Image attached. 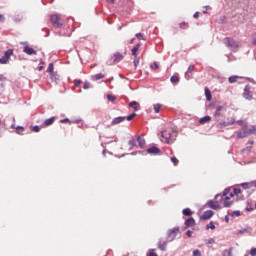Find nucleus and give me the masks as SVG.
Returning <instances> with one entry per match:
<instances>
[{"instance_id":"nucleus-1","label":"nucleus","mask_w":256,"mask_h":256,"mask_svg":"<svg viewBox=\"0 0 256 256\" xmlns=\"http://www.w3.org/2000/svg\"><path fill=\"white\" fill-rule=\"evenodd\" d=\"M177 139V134L173 132V130L168 129L161 132V142L166 143L167 145H172V143H175V140Z\"/></svg>"},{"instance_id":"nucleus-2","label":"nucleus","mask_w":256,"mask_h":256,"mask_svg":"<svg viewBox=\"0 0 256 256\" xmlns=\"http://www.w3.org/2000/svg\"><path fill=\"white\" fill-rule=\"evenodd\" d=\"M224 45L230 49V51H233L234 53H237L239 51V42L235 41L233 38H225L223 40Z\"/></svg>"},{"instance_id":"nucleus-3","label":"nucleus","mask_w":256,"mask_h":256,"mask_svg":"<svg viewBox=\"0 0 256 256\" xmlns=\"http://www.w3.org/2000/svg\"><path fill=\"white\" fill-rule=\"evenodd\" d=\"M180 230L181 229L179 227H174L172 229H169L167 231L168 241H175V239L177 238V235H179Z\"/></svg>"},{"instance_id":"nucleus-4","label":"nucleus","mask_w":256,"mask_h":256,"mask_svg":"<svg viewBox=\"0 0 256 256\" xmlns=\"http://www.w3.org/2000/svg\"><path fill=\"white\" fill-rule=\"evenodd\" d=\"M11 55H13V49H8L0 58V65H7V63H9V59H11Z\"/></svg>"},{"instance_id":"nucleus-5","label":"nucleus","mask_w":256,"mask_h":256,"mask_svg":"<svg viewBox=\"0 0 256 256\" xmlns=\"http://www.w3.org/2000/svg\"><path fill=\"white\" fill-rule=\"evenodd\" d=\"M50 21L53 27H56L57 29H60V27H63V22H61V18H59L57 14H53L50 18Z\"/></svg>"},{"instance_id":"nucleus-6","label":"nucleus","mask_w":256,"mask_h":256,"mask_svg":"<svg viewBox=\"0 0 256 256\" xmlns=\"http://www.w3.org/2000/svg\"><path fill=\"white\" fill-rule=\"evenodd\" d=\"M242 97H244L247 101H251L253 99V92L251 91V85L247 84L245 86Z\"/></svg>"},{"instance_id":"nucleus-7","label":"nucleus","mask_w":256,"mask_h":256,"mask_svg":"<svg viewBox=\"0 0 256 256\" xmlns=\"http://www.w3.org/2000/svg\"><path fill=\"white\" fill-rule=\"evenodd\" d=\"M146 152L148 153V155H163V152L157 146L147 148Z\"/></svg>"},{"instance_id":"nucleus-8","label":"nucleus","mask_w":256,"mask_h":256,"mask_svg":"<svg viewBox=\"0 0 256 256\" xmlns=\"http://www.w3.org/2000/svg\"><path fill=\"white\" fill-rule=\"evenodd\" d=\"M230 193H231V188H226L223 191V194H216L215 199H219V197H221V199H223V197H225L226 200H229V199H231V194ZM227 195H229V196H227Z\"/></svg>"},{"instance_id":"nucleus-9","label":"nucleus","mask_w":256,"mask_h":256,"mask_svg":"<svg viewBox=\"0 0 256 256\" xmlns=\"http://www.w3.org/2000/svg\"><path fill=\"white\" fill-rule=\"evenodd\" d=\"M213 215H215V212H213V210H206L203 215L200 217V219L202 221H207L209 219H211V217H213Z\"/></svg>"},{"instance_id":"nucleus-10","label":"nucleus","mask_w":256,"mask_h":256,"mask_svg":"<svg viewBox=\"0 0 256 256\" xmlns=\"http://www.w3.org/2000/svg\"><path fill=\"white\" fill-rule=\"evenodd\" d=\"M193 71H195V65L191 64L185 73V79L188 81L189 79H193Z\"/></svg>"},{"instance_id":"nucleus-11","label":"nucleus","mask_w":256,"mask_h":256,"mask_svg":"<svg viewBox=\"0 0 256 256\" xmlns=\"http://www.w3.org/2000/svg\"><path fill=\"white\" fill-rule=\"evenodd\" d=\"M243 233H248L249 235H251L253 233V228L247 226L246 228L234 232L235 235H243Z\"/></svg>"},{"instance_id":"nucleus-12","label":"nucleus","mask_w":256,"mask_h":256,"mask_svg":"<svg viewBox=\"0 0 256 256\" xmlns=\"http://www.w3.org/2000/svg\"><path fill=\"white\" fill-rule=\"evenodd\" d=\"M208 207H210V209H213L214 211H217V209H221V205H219V202L217 201H213V200H209L207 202Z\"/></svg>"},{"instance_id":"nucleus-13","label":"nucleus","mask_w":256,"mask_h":256,"mask_svg":"<svg viewBox=\"0 0 256 256\" xmlns=\"http://www.w3.org/2000/svg\"><path fill=\"white\" fill-rule=\"evenodd\" d=\"M23 53H26V55H37V50L29 47V45L26 44V46L23 48Z\"/></svg>"},{"instance_id":"nucleus-14","label":"nucleus","mask_w":256,"mask_h":256,"mask_svg":"<svg viewBox=\"0 0 256 256\" xmlns=\"http://www.w3.org/2000/svg\"><path fill=\"white\" fill-rule=\"evenodd\" d=\"M184 225H185L184 229H189V227H195V218L190 217L186 219Z\"/></svg>"},{"instance_id":"nucleus-15","label":"nucleus","mask_w":256,"mask_h":256,"mask_svg":"<svg viewBox=\"0 0 256 256\" xmlns=\"http://www.w3.org/2000/svg\"><path fill=\"white\" fill-rule=\"evenodd\" d=\"M123 121H125V116H118L112 120L109 127H111L113 125H119V123H123Z\"/></svg>"},{"instance_id":"nucleus-16","label":"nucleus","mask_w":256,"mask_h":256,"mask_svg":"<svg viewBox=\"0 0 256 256\" xmlns=\"http://www.w3.org/2000/svg\"><path fill=\"white\" fill-rule=\"evenodd\" d=\"M158 249H160V251H167V240L161 238L158 241Z\"/></svg>"},{"instance_id":"nucleus-17","label":"nucleus","mask_w":256,"mask_h":256,"mask_svg":"<svg viewBox=\"0 0 256 256\" xmlns=\"http://www.w3.org/2000/svg\"><path fill=\"white\" fill-rule=\"evenodd\" d=\"M242 189H251V187H255V180L251 182H243L241 184Z\"/></svg>"},{"instance_id":"nucleus-18","label":"nucleus","mask_w":256,"mask_h":256,"mask_svg":"<svg viewBox=\"0 0 256 256\" xmlns=\"http://www.w3.org/2000/svg\"><path fill=\"white\" fill-rule=\"evenodd\" d=\"M123 54L117 52L114 54V63H121V61H123Z\"/></svg>"},{"instance_id":"nucleus-19","label":"nucleus","mask_w":256,"mask_h":256,"mask_svg":"<svg viewBox=\"0 0 256 256\" xmlns=\"http://www.w3.org/2000/svg\"><path fill=\"white\" fill-rule=\"evenodd\" d=\"M245 137H249V134L247 133L246 129H244V131L237 132L236 138H238V139H245Z\"/></svg>"},{"instance_id":"nucleus-20","label":"nucleus","mask_w":256,"mask_h":256,"mask_svg":"<svg viewBox=\"0 0 256 256\" xmlns=\"http://www.w3.org/2000/svg\"><path fill=\"white\" fill-rule=\"evenodd\" d=\"M211 121V116H204L199 119L200 125H205V123H209Z\"/></svg>"},{"instance_id":"nucleus-21","label":"nucleus","mask_w":256,"mask_h":256,"mask_svg":"<svg viewBox=\"0 0 256 256\" xmlns=\"http://www.w3.org/2000/svg\"><path fill=\"white\" fill-rule=\"evenodd\" d=\"M101 79H105V74L103 73H98L92 76L93 81H99Z\"/></svg>"},{"instance_id":"nucleus-22","label":"nucleus","mask_w":256,"mask_h":256,"mask_svg":"<svg viewBox=\"0 0 256 256\" xmlns=\"http://www.w3.org/2000/svg\"><path fill=\"white\" fill-rule=\"evenodd\" d=\"M205 97L207 101H211L213 99V95L211 94V90L209 88H205Z\"/></svg>"},{"instance_id":"nucleus-23","label":"nucleus","mask_w":256,"mask_h":256,"mask_svg":"<svg viewBox=\"0 0 256 256\" xmlns=\"http://www.w3.org/2000/svg\"><path fill=\"white\" fill-rule=\"evenodd\" d=\"M246 133H248V137L254 135V133H256V125H252L251 128H246Z\"/></svg>"},{"instance_id":"nucleus-24","label":"nucleus","mask_w":256,"mask_h":256,"mask_svg":"<svg viewBox=\"0 0 256 256\" xmlns=\"http://www.w3.org/2000/svg\"><path fill=\"white\" fill-rule=\"evenodd\" d=\"M222 256H233V247H230L229 249H225L222 252Z\"/></svg>"},{"instance_id":"nucleus-25","label":"nucleus","mask_w":256,"mask_h":256,"mask_svg":"<svg viewBox=\"0 0 256 256\" xmlns=\"http://www.w3.org/2000/svg\"><path fill=\"white\" fill-rule=\"evenodd\" d=\"M137 143L140 149H143V147H145V139H143L141 136L137 137Z\"/></svg>"},{"instance_id":"nucleus-26","label":"nucleus","mask_w":256,"mask_h":256,"mask_svg":"<svg viewBox=\"0 0 256 256\" xmlns=\"http://www.w3.org/2000/svg\"><path fill=\"white\" fill-rule=\"evenodd\" d=\"M55 123V117L48 118L44 121V125L46 127H49V125H53Z\"/></svg>"},{"instance_id":"nucleus-27","label":"nucleus","mask_w":256,"mask_h":256,"mask_svg":"<svg viewBox=\"0 0 256 256\" xmlns=\"http://www.w3.org/2000/svg\"><path fill=\"white\" fill-rule=\"evenodd\" d=\"M235 120H230V121H224V122H220V125L222 127H230V125H234Z\"/></svg>"},{"instance_id":"nucleus-28","label":"nucleus","mask_w":256,"mask_h":256,"mask_svg":"<svg viewBox=\"0 0 256 256\" xmlns=\"http://www.w3.org/2000/svg\"><path fill=\"white\" fill-rule=\"evenodd\" d=\"M182 213L185 217H191V215H193V211H191L189 208L183 209Z\"/></svg>"},{"instance_id":"nucleus-29","label":"nucleus","mask_w":256,"mask_h":256,"mask_svg":"<svg viewBox=\"0 0 256 256\" xmlns=\"http://www.w3.org/2000/svg\"><path fill=\"white\" fill-rule=\"evenodd\" d=\"M221 111H223V106H217L216 111L214 113L215 117H221Z\"/></svg>"},{"instance_id":"nucleus-30","label":"nucleus","mask_w":256,"mask_h":256,"mask_svg":"<svg viewBox=\"0 0 256 256\" xmlns=\"http://www.w3.org/2000/svg\"><path fill=\"white\" fill-rule=\"evenodd\" d=\"M137 105H138L137 101H132L129 103V107L134 109V111H139V107H137Z\"/></svg>"},{"instance_id":"nucleus-31","label":"nucleus","mask_w":256,"mask_h":256,"mask_svg":"<svg viewBox=\"0 0 256 256\" xmlns=\"http://www.w3.org/2000/svg\"><path fill=\"white\" fill-rule=\"evenodd\" d=\"M228 215H229L230 217H241V211L236 210V211H233V212H231V213L228 212Z\"/></svg>"},{"instance_id":"nucleus-32","label":"nucleus","mask_w":256,"mask_h":256,"mask_svg":"<svg viewBox=\"0 0 256 256\" xmlns=\"http://www.w3.org/2000/svg\"><path fill=\"white\" fill-rule=\"evenodd\" d=\"M135 117H137V113L133 112L128 116H125V120L127 121H133V119H135Z\"/></svg>"},{"instance_id":"nucleus-33","label":"nucleus","mask_w":256,"mask_h":256,"mask_svg":"<svg viewBox=\"0 0 256 256\" xmlns=\"http://www.w3.org/2000/svg\"><path fill=\"white\" fill-rule=\"evenodd\" d=\"M50 75L52 81H59V74L57 72H51Z\"/></svg>"},{"instance_id":"nucleus-34","label":"nucleus","mask_w":256,"mask_h":256,"mask_svg":"<svg viewBox=\"0 0 256 256\" xmlns=\"http://www.w3.org/2000/svg\"><path fill=\"white\" fill-rule=\"evenodd\" d=\"M23 131H25V128L23 126H17L16 127L17 135H23Z\"/></svg>"},{"instance_id":"nucleus-35","label":"nucleus","mask_w":256,"mask_h":256,"mask_svg":"<svg viewBox=\"0 0 256 256\" xmlns=\"http://www.w3.org/2000/svg\"><path fill=\"white\" fill-rule=\"evenodd\" d=\"M241 193V188H234L233 193H230V197H235V195H239Z\"/></svg>"},{"instance_id":"nucleus-36","label":"nucleus","mask_w":256,"mask_h":256,"mask_svg":"<svg viewBox=\"0 0 256 256\" xmlns=\"http://www.w3.org/2000/svg\"><path fill=\"white\" fill-rule=\"evenodd\" d=\"M237 79H239V76H230L228 78L229 83H237Z\"/></svg>"},{"instance_id":"nucleus-37","label":"nucleus","mask_w":256,"mask_h":256,"mask_svg":"<svg viewBox=\"0 0 256 256\" xmlns=\"http://www.w3.org/2000/svg\"><path fill=\"white\" fill-rule=\"evenodd\" d=\"M107 99H108V101L113 103V102H115L117 100V97L115 95L108 94L107 95Z\"/></svg>"},{"instance_id":"nucleus-38","label":"nucleus","mask_w":256,"mask_h":256,"mask_svg":"<svg viewBox=\"0 0 256 256\" xmlns=\"http://www.w3.org/2000/svg\"><path fill=\"white\" fill-rule=\"evenodd\" d=\"M247 205L250 206V207L245 208V211H247L248 213H251V211L255 210V208H253V204H251V202H247Z\"/></svg>"},{"instance_id":"nucleus-39","label":"nucleus","mask_w":256,"mask_h":256,"mask_svg":"<svg viewBox=\"0 0 256 256\" xmlns=\"http://www.w3.org/2000/svg\"><path fill=\"white\" fill-rule=\"evenodd\" d=\"M141 61V58L138 56H134V67H139V62Z\"/></svg>"},{"instance_id":"nucleus-40","label":"nucleus","mask_w":256,"mask_h":256,"mask_svg":"<svg viewBox=\"0 0 256 256\" xmlns=\"http://www.w3.org/2000/svg\"><path fill=\"white\" fill-rule=\"evenodd\" d=\"M170 161L173 163L175 167L179 165V160L176 157H171Z\"/></svg>"},{"instance_id":"nucleus-41","label":"nucleus","mask_w":256,"mask_h":256,"mask_svg":"<svg viewBox=\"0 0 256 256\" xmlns=\"http://www.w3.org/2000/svg\"><path fill=\"white\" fill-rule=\"evenodd\" d=\"M30 129H32L35 133H39V131H41V127H39V125L30 126Z\"/></svg>"},{"instance_id":"nucleus-42","label":"nucleus","mask_w":256,"mask_h":256,"mask_svg":"<svg viewBox=\"0 0 256 256\" xmlns=\"http://www.w3.org/2000/svg\"><path fill=\"white\" fill-rule=\"evenodd\" d=\"M170 81L173 84L179 83V78L177 76L173 75V76H171Z\"/></svg>"},{"instance_id":"nucleus-43","label":"nucleus","mask_w":256,"mask_h":256,"mask_svg":"<svg viewBox=\"0 0 256 256\" xmlns=\"http://www.w3.org/2000/svg\"><path fill=\"white\" fill-rule=\"evenodd\" d=\"M13 21L15 23H20V21H23V16H14Z\"/></svg>"},{"instance_id":"nucleus-44","label":"nucleus","mask_w":256,"mask_h":256,"mask_svg":"<svg viewBox=\"0 0 256 256\" xmlns=\"http://www.w3.org/2000/svg\"><path fill=\"white\" fill-rule=\"evenodd\" d=\"M161 111V104H154V112L159 113Z\"/></svg>"},{"instance_id":"nucleus-45","label":"nucleus","mask_w":256,"mask_h":256,"mask_svg":"<svg viewBox=\"0 0 256 256\" xmlns=\"http://www.w3.org/2000/svg\"><path fill=\"white\" fill-rule=\"evenodd\" d=\"M206 229H215V223H213V221H211L209 224L206 225Z\"/></svg>"},{"instance_id":"nucleus-46","label":"nucleus","mask_w":256,"mask_h":256,"mask_svg":"<svg viewBox=\"0 0 256 256\" xmlns=\"http://www.w3.org/2000/svg\"><path fill=\"white\" fill-rule=\"evenodd\" d=\"M136 38H137L139 41H145V37H143V33H137V34H136Z\"/></svg>"},{"instance_id":"nucleus-47","label":"nucleus","mask_w":256,"mask_h":256,"mask_svg":"<svg viewBox=\"0 0 256 256\" xmlns=\"http://www.w3.org/2000/svg\"><path fill=\"white\" fill-rule=\"evenodd\" d=\"M251 149H253V147L248 146V147H246V148H244V149L242 150V153H247V155H248V153H251Z\"/></svg>"},{"instance_id":"nucleus-48","label":"nucleus","mask_w":256,"mask_h":256,"mask_svg":"<svg viewBox=\"0 0 256 256\" xmlns=\"http://www.w3.org/2000/svg\"><path fill=\"white\" fill-rule=\"evenodd\" d=\"M53 69H54L53 63H50V64L48 65L47 72H48V73H53V72H54Z\"/></svg>"},{"instance_id":"nucleus-49","label":"nucleus","mask_w":256,"mask_h":256,"mask_svg":"<svg viewBox=\"0 0 256 256\" xmlns=\"http://www.w3.org/2000/svg\"><path fill=\"white\" fill-rule=\"evenodd\" d=\"M137 51H139L138 48L133 47V48L131 49V53H132L133 57H137Z\"/></svg>"},{"instance_id":"nucleus-50","label":"nucleus","mask_w":256,"mask_h":256,"mask_svg":"<svg viewBox=\"0 0 256 256\" xmlns=\"http://www.w3.org/2000/svg\"><path fill=\"white\" fill-rule=\"evenodd\" d=\"M231 205H233V202H229L228 200H225L223 203L224 207H231Z\"/></svg>"},{"instance_id":"nucleus-51","label":"nucleus","mask_w":256,"mask_h":256,"mask_svg":"<svg viewBox=\"0 0 256 256\" xmlns=\"http://www.w3.org/2000/svg\"><path fill=\"white\" fill-rule=\"evenodd\" d=\"M147 256H158L157 253H155V250L152 249L147 253Z\"/></svg>"},{"instance_id":"nucleus-52","label":"nucleus","mask_w":256,"mask_h":256,"mask_svg":"<svg viewBox=\"0 0 256 256\" xmlns=\"http://www.w3.org/2000/svg\"><path fill=\"white\" fill-rule=\"evenodd\" d=\"M151 69H154V70L159 69V64H157V62H154V63L151 65Z\"/></svg>"},{"instance_id":"nucleus-53","label":"nucleus","mask_w":256,"mask_h":256,"mask_svg":"<svg viewBox=\"0 0 256 256\" xmlns=\"http://www.w3.org/2000/svg\"><path fill=\"white\" fill-rule=\"evenodd\" d=\"M81 83H82L81 80H75V81H74L75 87H79V85H80Z\"/></svg>"},{"instance_id":"nucleus-54","label":"nucleus","mask_w":256,"mask_h":256,"mask_svg":"<svg viewBox=\"0 0 256 256\" xmlns=\"http://www.w3.org/2000/svg\"><path fill=\"white\" fill-rule=\"evenodd\" d=\"M128 144L130 145V147H135V140H129Z\"/></svg>"},{"instance_id":"nucleus-55","label":"nucleus","mask_w":256,"mask_h":256,"mask_svg":"<svg viewBox=\"0 0 256 256\" xmlns=\"http://www.w3.org/2000/svg\"><path fill=\"white\" fill-rule=\"evenodd\" d=\"M186 236H187V237H193V231L188 230V231L186 232Z\"/></svg>"},{"instance_id":"nucleus-56","label":"nucleus","mask_w":256,"mask_h":256,"mask_svg":"<svg viewBox=\"0 0 256 256\" xmlns=\"http://www.w3.org/2000/svg\"><path fill=\"white\" fill-rule=\"evenodd\" d=\"M250 255H251V256H255V255H256V248H252V249H251Z\"/></svg>"},{"instance_id":"nucleus-57","label":"nucleus","mask_w":256,"mask_h":256,"mask_svg":"<svg viewBox=\"0 0 256 256\" xmlns=\"http://www.w3.org/2000/svg\"><path fill=\"white\" fill-rule=\"evenodd\" d=\"M213 243H215V239L210 238V239L208 240V245H213Z\"/></svg>"},{"instance_id":"nucleus-58","label":"nucleus","mask_w":256,"mask_h":256,"mask_svg":"<svg viewBox=\"0 0 256 256\" xmlns=\"http://www.w3.org/2000/svg\"><path fill=\"white\" fill-rule=\"evenodd\" d=\"M5 22V16L3 14H0V23Z\"/></svg>"},{"instance_id":"nucleus-59","label":"nucleus","mask_w":256,"mask_h":256,"mask_svg":"<svg viewBox=\"0 0 256 256\" xmlns=\"http://www.w3.org/2000/svg\"><path fill=\"white\" fill-rule=\"evenodd\" d=\"M61 123H69V118H64L60 120Z\"/></svg>"},{"instance_id":"nucleus-60","label":"nucleus","mask_w":256,"mask_h":256,"mask_svg":"<svg viewBox=\"0 0 256 256\" xmlns=\"http://www.w3.org/2000/svg\"><path fill=\"white\" fill-rule=\"evenodd\" d=\"M193 17H194V19H199V12H195Z\"/></svg>"},{"instance_id":"nucleus-61","label":"nucleus","mask_w":256,"mask_h":256,"mask_svg":"<svg viewBox=\"0 0 256 256\" xmlns=\"http://www.w3.org/2000/svg\"><path fill=\"white\" fill-rule=\"evenodd\" d=\"M107 3H110V5H115V0H106Z\"/></svg>"},{"instance_id":"nucleus-62","label":"nucleus","mask_w":256,"mask_h":256,"mask_svg":"<svg viewBox=\"0 0 256 256\" xmlns=\"http://www.w3.org/2000/svg\"><path fill=\"white\" fill-rule=\"evenodd\" d=\"M84 89H89V83H87V82H84Z\"/></svg>"},{"instance_id":"nucleus-63","label":"nucleus","mask_w":256,"mask_h":256,"mask_svg":"<svg viewBox=\"0 0 256 256\" xmlns=\"http://www.w3.org/2000/svg\"><path fill=\"white\" fill-rule=\"evenodd\" d=\"M254 144H255V141H253V140L248 141V145H254Z\"/></svg>"},{"instance_id":"nucleus-64","label":"nucleus","mask_w":256,"mask_h":256,"mask_svg":"<svg viewBox=\"0 0 256 256\" xmlns=\"http://www.w3.org/2000/svg\"><path fill=\"white\" fill-rule=\"evenodd\" d=\"M225 222L229 223V216H227V215L225 216Z\"/></svg>"}]
</instances>
